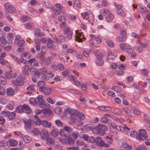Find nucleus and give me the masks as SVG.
<instances>
[{
    "label": "nucleus",
    "mask_w": 150,
    "mask_h": 150,
    "mask_svg": "<svg viewBox=\"0 0 150 150\" xmlns=\"http://www.w3.org/2000/svg\"><path fill=\"white\" fill-rule=\"evenodd\" d=\"M55 123L58 126L62 127L63 126L62 122L59 120H56L55 121Z\"/></svg>",
    "instance_id": "obj_53"
},
{
    "label": "nucleus",
    "mask_w": 150,
    "mask_h": 150,
    "mask_svg": "<svg viewBox=\"0 0 150 150\" xmlns=\"http://www.w3.org/2000/svg\"><path fill=\"white\" fill-rule=\"evenodd\" d=\"M99 109L103 111H110L112 109V108L108 106L103 105L99 107Z\"/></svg>",
    "instance_id": "obj_13"
},
{
    "label": "nucleus",
    "mask_w": 150,
    "mask_h": 150,
    "mask_svg": "<svg viewBox=\"0 0 150 150\" xmlns=\"http://www.w3.org/2000/svg\"><path fill=\"white\" fill-rule=\"evenodd\" d=\"M23 57L26 59H28L31 57V54L30 53L24 52L23 54Z\"/></svg>",
    "instance_id": "obj_56"
},
{
    "label": "nucleus",
    "mask_w": 150,
    "mask_h": 150,
    "mask_svg": "<svg viewBox=\"0 0 150 150\" xmlns=\"http://www.w3.org/2000/svg\"><path fill=\"white\" fill-rule=\"evenodd\" d=\"M93 125L92 124H88L84 127V130L85 131H89L94 129Z\"/></svg>",
    "instance_id": "obj_21"
},
{
    "label": "nucleus",
    "mask_w": 150,
    "mask_h": 150,
    "mask_svg": "<svg viewBox=\"0 0 150 150\" xmlns=\"http://www.w3.org/2000/svg\"><path fill=\"white\" fill-rule=\"evenodd\" d=\"M46 142L49 145H51L54 143V142L52 139L50 137L47 138Z\"/></svg>",
    "instance_id": "obj_43"
},
{
    "label": "nucleus",
    "mask_w": 150,
    "mask_h": 150,
    "mask_svg": "<svg viewBox=\"0 0 150 150\" xmlns=\"http://www.w3.org/2000/svg\"><path fill=\"white\" fill-rule=\"evenodd\" d=\"M0 40L1 43L3 45H5L7 43V41L3 37L0 38Z\"/></svg>",
    "instance_id": "obj_61"
},
{
    "label": "nucleus",
    "mask_w": 150,
    "mask_h": 150,
    "mask_svg": "<svg viewBox=\"0 0 150 150\" xmlns=\"http://www.w3.org/2000/svg\"><path fill=\"white\" fill-rule=\"evenodd\" d=\"M64 128L65 129L66 131L68 134L69 133L72 132L73 131V129L70 127L67 126H65Z\"/></svg>",
    "instance_id": "obj_52"
},
{
    "label": "nucleus",
    "mask_w": 150,
    "mask_h": 150,
    "mask_svg": "<svg viewBox=\"0 0 150 150\" xmlns=\"http://www.w3.org/2000/svg\"><path fill=\"white\" fill-rule=\"evenodd\" d=\"M40 74H46L47 72L46 69L44 68H42L39 69Z\"/></svg>",
    "instance_id": "obj_51"
},
{
    "label": "nucleus",
    "mask_w": 150,
    "mask_h": 150,
    "mask_svg": "<svg viewBox=\"0 0 150 150\" xmlns=\"http://www.w3.org/2000/svg\"><path fill=\"white\" fill-rule=\"evenodd\" d=\"M17 60V62L18 63H20L21 62L23 63L24 64H26L27 63V60L24 59L23 58H21L20 59L19 58Z\"/></svg>",
    "instance_id": "obj_48"
},
{
    "label": "nucleus",
    "mask_w": 150,
    "mask_h": 150,
    "mask_svg": "<svg viewBox=\"0 0 150 150\" xmlns=\"http://www.w3.org/2000/svg\"><path fill=\"white\" fill-rule=\"evenodd\" d=\"M55 113L57 114H60L62 112V109L59 107H56L54 109Z\"/></svg>",
    "instance_id": "obj_44"
},
{
    "label": "nucleus",
    "mask_w": 150,
    "mask_h": 150,
    "mask_svg": "<svg viewBox=\"0 0 150 150\" xmlns=\"http://www.w3.org/2000/svg\"><path fill=\"white\" fill-rule=\"evenodd\" d=\"M65 111L71 115L69 122L71 125L75 124L78 118L81 120H83L85 118V115L83 112H80L79 110L75 109H70L67 108Z\"/></svg>",
    "instance_id": "obj_1"
},
{
    "label": "nucleus",
    "mask_w": 150,
    "mask_h": 150,
    "mask_svg": "<svg viewBox=\"0 0 150 150\" xmlns=\"http://www.w3.org/2000/svg\"><path fill=\"white\" fill-rule=\"evenodd\" d=\"M5 16L6 18L7 19L8 21L9 22H11L12 21V18L10 17V16L8 12L5 13Z\"/></svg>",
    "instance_id": "obj_60"
},
{
    "label": "nucleus",
    "mask_w": 150,
    "mask_h": 150,
    "mask_svg": "<svg viewBox=\"0 0 150 150\" xmlns=\"http://www.w3.org/2000/svg\"><path fill=\"white\" fill-rule=\"evenodd\" d=\"M112 89L117 93H120L121 92V88L119 86H113Z\"/></svg>",
    "instance_id": "obj_36"
},
{
    "label": "nucleus",
    "mask_w": 150,
    "mask_h": 150,
    "mask_svg": "<svg viewBox=\"0 0 150 150\" xmlns=\"http://www.w3.org/2000/svg\"><path fill=\"white\" fill-rule=\"evenodd\" d=\"M76 35H75V40L76 41H78L79 42H81L82 41V38L84 39V35H82L81 33H77V32L75 31Z\"/></svg>",
    "instance_id": "obj_11"
},
{
    "label": "nucleus",
    "mask_w": 150,
    "mask_h": 150,
    "mask_svg": "<svg viewBox=\"0 0 150 150\" xmlns=\"http://www.w3.org/2000/svg\"><path fill=\"white\" fill-rule=\"evenodd\" d=\"M116 54L115 52H109L108 55L107 57L106 60L108 62H110V60H112L116 57Z\"/></svg>",
    "instance_id": "obj_8"
},
{
    "label": "nucleus",
    "mask_w": 150,
    "mask_h": 150,
    "mask_svg": "<svg viewBox=\"0 0 150 150\" xmlns=\"http://www.w3.org/2000/svg\"><path fill=\"white\" fill-rule=\"evenodd\" d=\"M71 31V30L70 28L68 27L63 29V34L65 35Z\"/></svg>",
    "instance_id": "obj_39"
},
{
    "label": "nucleus",
    "mask_w": 150,
    "mask_h": 150,
    "mask_svg": "<svg viewBox=\"0 0 150 150\" xmlns=\"http://www.w3.org/2000/svg\"><path fill=\"white\" fill-rule=\"evenodd\" d=\"M52 37L54 40L59 43H63L65 41V38L63 35H59L57 37L56 35L52 34Z\"/></svg>",
    "instance_id": "obj_6"
},
{
    "label": "nucleus",
    "mask_w": 150,
    "mask_h": 150,
    "mask_svg": "<svg viewBox=\"0 0 150 150\" xmlns=\"http://www.w3.org/2000/svg\"><path fill=\"white\" fill-rule=\"evenodd\" d=\"M54 43V42L50 38L48 39L47 42V46L49 48H51Z\"/></svg>",
    "instance_id": "obj_26"
},
{
    "label": "nucleus",
    "mask_w": 150,
    "mask_h": 150,
    "mask_svg": "<svg viewBox=\"0 0 150 150\" xmlns=\"http://www.w3.org/2000/svg\"><path fill=\"white\" fill-rule=\"evenodd\" d=\"M22 138L25 143H28L31 141L30 137L27 135H23Z\"/></svg>",
    "instance_id": "obj_25"
},
{
    "label": "nucleus",
    "mask_w": 150,
    "mask_h": 150,
    "mask_svg": "<svg viewBox=\"0 0 150 150\" xmlns=\"http://www.w3.org/2000/svg\"><path fill=\"white\" fill-rule=\"evenodd\" d=\"M41 125L45 127H50L52 125V124L47 121L42 120L41 121Z\"/></svg>",
    "instance_id": "obj_20"
},
{
    "label": "nucleus",
    "mask_w": 150,
    "mask_h": 150,
    "mask_svg": "<svg viewBox=\"0 0 150 150\" xmlns=\"http://www.w3.org/2000/svg\"><path fill=\"white\" fill-rule=\"evenodd\" d=\"M104 61L103 58H98L96 62V64L99 66H101L103 65Z\"/></svg>",
    "instance_id": "obj_38"
},
{
    "label": "nucleus",
    "mask_w": 150,
    "mask_h": 150,
    "mask_svg": "<svg viewBox=\"0 0 150 150\" xmlns=\"http://www.w3.org/2000/svg\"><path fill=\"white\" fill-rule=\"evenodd\" d=\"M24 111L23 105H19L18 106L16 109V112H17L18 113H23Z\"/></svg>",
    "instance_id": "obj_31"
},
{
    "label": "nucleus",
    "mask_w": 150,
    "mask_h": 150,
    "mask_svg": "<svg viewBox=\"0 0 150 150\" xmlns=\"http://www.w3.org/2000/svg\"><path fill=\"white\" fill-rule=\"evenodd\" d=\"M33 24L32 23H28L25 24L24 26L25 28L26 29H30L31 28Z\"/></svg>",
    "instance_id": "obj_55"
},
{
    "label": "nucleus",
    "mask_w": 150,
    "mask_h": 150,
    "mask_svg": "<svg viewBox=\"0 0 150 150\" xmlns=\"http://www.w3.org/2000/svg\"><path fill=\"white\" fill-rule=\"evenodd\" d=\"M59 134L62 137H64L65 138H67L69 137V134L66 131L65 129H61L59 132Z\"/></svg>",
    "instance_id": "obj_14"
},
{
    "label": "nucleus",
    "mask_w": 150,
    "mask_h": 150,
    "mask_svg": "<svg viewBox=\"0 0 150 150\" xmlns=\"http://www.w3.org/2000/svg\"><path fill=\"white\" fill-rule=\"evenodd\" d=\"M114 18V15L112 13L109 14L106 18V20L108 22H111Z\"/></svg>",
    "instance_id": "obj_28"
},
{
    "label": "nucleus",
    "mask_w": 150,
    "mask_h": 150,
    "mask_svg": "<svg viewBox=\"0 0 150 150\" xmlns=\"http://www.w3.org/2000/svg\"><path fill=\"white\" fill-rule=\"evenodd\" d=\"M40 136L41 139H45L49 136L47 130L45 129H42L40 132Z\"/></svg>",
    "instance_id": "obj_9"
},
{
    "label": "nucleus",
    "mask_w": 150,
    "mask_h": 150,
    "mask_svg": "<svg viewBox=\"0 0 150 150\" xmlns=\"http://www.w3.org/2000/svg\"><path fill=\"white\" fill-rule=\"evenodd\" d=\"M24 124V126L26 130L28 132L31 131V127L32 126V120H28L26 118L24 119L23 120Z\"/></svg>",
    "instance_id": "obj_7"
},
{
    "label": "nucleus",
    "mask_w": 150,
    "mask_h": 150,
    "mask_svg": "<svg viewBox=\"0 0 150 150\" xmlns=\"http://www.w3.org/2000/svg\"><path fill=\"white\" fill-rule=\"evenodd\" d=\"M23 106V110H25L26 113H30L31 112V109L28 105L24 104Z\"/></svg>",
    "instance_id": "obj_29"
},
{
    "label": "nucleus",
    "mask_w": 150,
    "mask_h": 150,
    "mask_svg": "<svg viewBox=\"0 0 150 150\" xmlns=\"http://www.w3.org/2000/svg\"><path fill=\"white\" fill-rule=\"evenodd\" d=\"M94 53L95 55L97 57V59L103 58V55L98 50H95L94 51Z\"/></svg>",
    "instance_id": "obj_30"
},
{
    "label": "nucleus",
    "mask_w": 150,
    "mask_h": 150,
    "mask_svg": "<svg viewBox=\"0 0 150 150\" xmlns=\"http://www.w3.org/2000/svg\"><path fill=\"white\" fill-rule=\"evenodd\" d=\"M25 77L19 76L16 79L12 81V83L15 85L22 86L24 83Z\"/></svg>",
    "instance_id": "obj_4"
},
{
    "label": "nucleus",
    "mask_w": 150,
    "mask_h": 150,
    "mask_svg": "<svg viewBox=\"0 0 150 150\" xmlns=\"http://www.w3.org/2000/svg\"><path fill=\"white\" fill-rule=\"evenodd\" d=\"M139 12L142 13H146L148 12V10L146 7H142L141 6L138 9Z\"/></svg>",
    "instance_id": "obj_24"
},
{
    "label": "nucleus",
    "mask_w": 150,
    "mask_h": 150,
    "mask_svg": "<svg viewBox=\"0 0 150 150\" xmlns=\"http://www.w3.org/2000/svg\"><path fill=\"white\" fill-rule=\"evenodd\" d=\"M143 118L144 120L147 122L150 121V117L148 115L145 114L143 115Z\"/></svg>",
    "instance_id": "obj_50"
},
{
    "label": "nucleus",
    "mask_w": 150,
    "mask_h": 150,
    "mask_svg": "<svg viewBox=\"0 0 150 150\" xmlns=\"http://www.w3.org/2000/svg\"><path fill=\"white\" fill-rule=\"evenodd\" d=\"M16 116V112L15 111L9 112V115L8 117L9 120H11L15 118Z\"/></svg>",
    "instance_id": "obj_27"
},
{
    "label": "nucleus",
    "mask_w": 150,
    "mask_h": 150,
    "mask_svg": "<svg viewBox=\"0 0 150 150\" xmlns=\"http://www.w3.org/2000/svg\"><path fill=\"white\" fill-rule=\"evenodd\" d=\"M0 103L2 104H6L7 103V100L4 97H0Z\"/></svg>",
    "instance_id": "obj_40"
},
{
    "label": "nucleus",
    "mask_w": 150,
    "mask_h": 150,
    "mask_svg": "<svg viewBox=\"0 0 150 150\" xmlns=\"http://www.w3.org/2000/svg\"><path fill=\"white\" fill-rule=\"evenodd\" d=\"M9 142L10 145L12 146H15L18 144V142L14 139H11Z\"/></svg>",
    "instance_id": "obj_22"
},
{
    "label": "nucleus",
    "mask_w": 150,
    "mask_h": 150,
    "mask_svg": "<svg viewBox=\"0 0 150 150\" xmlns=\"http://www.w3.org/2000/svg\"><path fill=\"white\" fill-rule=\"evenodd\" d=\"M14 37V34L13 33H8L7 35V38L9 40L12 41Z\"/></svg>",
    "instance_id": "obj_49"
},
{
    "label": "nucleus",
    "mask_w": 150,
    "mask_h": 150,
    "mask_svg": "<svg viewBox=\"0 0 150 150\" xmlns=\"http://www.w3.org/2000/svg\"><path fill=\"white\" fill-rule=\"evenodd\" d=\"M7 83L6 79L3 76L0 77V84L5 85Z\"/></svg>",
    "instance_id": "obj_37"
},
{
    "label": "nucleus",
    "mask_w": 150,
    "mask_h": 150,
    "mask_svg": "<svg viewBox=\"0 0 150 150\" xmlns=\"http://www.w3.org/2000/svg\"><path fill=\"white\" fill-rule=\"evenodd\" d=\"M117 40L119 42H124L126 40V38L124 36L122 38L118 36L116 38Z\"/></svg>",
    "instance_id": "obj_46"
},
{
    "label": "nucleus",
    "mask_w": 150,
    "mask_h": 150,
    "mask_svg": "<svg viewBox=\"0 0 150 150\" xmlns=\"http://www.w3.org/2000/svg\"><path fill=\"white\" fill-rule=\"evenodd\" d=\"M122 146L124 148L127 150H130L132 148L131 146L128 145L126 142H123Z\"/></svg>",
    "instance_id": "obj_41"
},
{
    "label": "nucleus",
    "mask_w": 150,
    "mask_h": 150,
    "mask_svg": "<svg viewBox=\"0 0 150 150\" xmlns=\"http://www.w3.org/2000/svg\"><path fill=\"white\" fill-rule=\"evenodd\" d=\"M9 112L8 111L4 110L1 112V115L4 117H8L9 115Z\"/></svg>",
    "instance_id": "obj_59"
},
{
    "label": "nucleus",
    "mask_w": 150,
    "mask_h": 150,
    "mask_svg": "<svg viewBox=\"0 0 150 150\" xmlns=\"http://www.w3.org/2000/svg\"><path fill=\"white\" fill-rule=\"evenodd\" d=\"M36 104L38 105L39 104L43 102L44 101V100L43 98V96L42 95H39L37 97V98H35Z\"/></svg>",
    "instance_id": "obj_12"
},
{
    "label": "nucleus",
    "mask_w": 150,
    "mask_h": 150,
    "mask_svg": "<svg viewBox=\"0 0 150 150\" xmlns=\"http://www.w3.org/2000/svg\"><path fill=\"white\" fill-rule=\"evenodd\" d=\"M86 20H88L90 23H92L94 21L93 14L92 13L89 14L88 17Z\"/></svg>",
    "instance_id": "obj_33"
},
{
    "label": "nucleus",
    "mask_w": 150,
    "mask_h": 150,
    "mask_svg": "<svg viewBox=\"0 0 150 150\" xmlns=\"http://www.w3.org/2000/svg\"><path fill=\"white\" fill-rule=\"evenodd\" d=\"M33 121L36 125H39L41 124V121L40 119L38 118V116L35 115L33 117Z\"/></svg>",
    "instance_id": "obj_16"
},
{
    "label": "nucleus",
    "mask_w": 150,
    "mask_h": 150,
    "mask_svg": "<svg viewBox=\"0 0 150 150\" xmlns=\"http://www.w3.org/2000/svg\"><path fill=\"white\" fill-rule=\"evenodd\" d=\"M104 141L108 144H111L113 141V139L110 137L106 136L104 138Z\"/></svg>",
    "instance_id": "obj_19"
},
{
    "label": "nucleus",
    "mask_w": 150,
    "mask_h": 150,
    "mask_svg": "<svg viewBox=\"0 0 150 150\" xmlns=\"http://www.w3.org/2000/svg\"><path fill=\"white\" fill-rule=\"evenodd\" d=\"M68 140L66 139L65 144L67 145H69L70 146H73L75 140L74 139L71 137H68Z\"/></svg>",
    "instance_id": "obj_15"
},
{
    "label": "nucleus",
    "mask_w": 150,
    "mask_h": 150,
    "mask_svg": "<svg viewBox=\"0 0 150 150\" xmlns=\"http://www.w3.org/2000/svg\"><path fill=\"white\" fill-rule=\"evenodd\" d=\"M135 150H147L145 147L142 146H137L135 148Z\"/></svg>",
    "instance_id": "obj_64"
},
{
    "label": "nucleus",
    "mask_w": 150,
    "mask_h": 150,
    "mask_svg": "<svg viewBox=\"0 0 150 150\" xmlns=\"http://www.w3.org/2000/svg\"><path fill=\"white\" fill-rule=\"evenodd\" d=\"M4 75L7 79L11 78V71H7L4 73Z\"/></svg>",
    "instance_id": "obj_58"
},
{
    "label": "nucleus",
    "mask_w": 150,
    "mask_h": 150,
    "mask_svg": "<svg viewBox=\"0 0 150 150\" xmlns=\"http://www.w3.org/2000/svg\"><path fill=\"white\" fill-rule=\"evenodd\" d=\"M108 129V128L106 125L99 124L93 129V132L95 134L103 136L105 133V131H106Z\"/></svg>",
    "instance_id": "obj_2"
},
{
    "label": "nucleus",
    "mask_w": 150,
    "mask_h": 150,
    "mask_svg": "<svg viewBox=\"0 0 150 150\" xmlns=\"http://www.w3.org/2000/svg\"><path fill=\"white\" fill-rule=\"evenodd\" d=\"M96 141L97 144L100 147H102L104 145L105 142L100 137H96Z\"/></svg>",
    "instance_id": "obj_10"
},
{
    "label": "nucleus",
    "mask_w": 150,
    "mask_h": 150,
    "mask_svg": "<svg viewBox=\"0 0 150 150\" xmlns=\"http://www.w3.org/2000/svg\"><path fill=\"white\" fill-rule=\"evenodd\" d=\"M146 131L143 129H140L139 130V134L137 135L136 138L139 141L145 140L147 138Z\"/></svg>",
    "instance_id": "obj_3"
},
{
    "label": "nucleus",
    "mask_w": 150,
    "mask_h": 150,
    "mask_svg": "<svg viewBox=\"0 0 150 150\" xmlns=\"http://www.w3.org/2000/svg\"><path fill=\"white\" fill-rule=\"evenodd\" d=\"M88 140L90 143H93L96 141V138L94 137L91 136L88 137Z\"/></svg>",
    "instance_id": "obj_54"
},
{
    "label": "nucleus",
    "mask_w": 150,
    "mask_h": 150,
    "mask_svg": "<svg viewBox=\"0 0 150 150\" xmlns=\"http://www.w3.org/2000/svg\"><path fill=\"white\" fill-rule=\"evenodd\" d=\"M107 44L111 47H113L114 46V43L111 41L108 40L106 41Z\"/></svg>",
    "instance_id": "obj_63"
},
{
    "label": "nucleus",
    "mask_w": 150,
    "mask_h": 150,
    "mask_svg": "<svg viewBox=\"0 0 150 150\" xmlns=\"http://www.w3.org/2000/svg\"><path fill=\"white\" fill-rule=\"evenodd\" d=\"M8 142L4 140L0 139V147H4L8 145Z\"/></svg>",
    "instance_id": "obj_35"
},
{
    "label": "nucleus",
    "mask_w": 150,
    "mask_h": 150,
    "mask_svg": "<svg viewBox=\"0 0 150 150\" xmlns=\"http://www.w3.org/2000/svg\"><path fill=\"white\" fill-rule=\"evenodd\" d=\"M38 86L39 87V91L40 92L42 91L45 87V83L43 81H41L38 83Z\"/></svg>",
    "instance_id": "obj_17"
},
{
    "label": "nucleus",
    "mask_w": 150,
    "mask_h": 150,
    "mask_svg": "<svg viewBox=\"0 0 150 150\" xmlns=\"http://www.w3.org/2000/svg\"><path fill=\"white\" fill-rule=\"evenodd\" d=\"M59 132L57 129H54L52 130L51 134L54 137H57L59 134Z\"/></svg>",
    "instance_id": "obj_34"
},
{
    "label": "nucleus",
    "mask_w": 150,
    "mask_h": 150,
    "mask_svg": "<svg viewBox=\"0 0 150 150\" xmlns=\"http://www.w3.org/2000/svg\"><path fill=\"white\" fill-rule=\"evenodd\" d=\"M53 13L55 15H58L61 13L62 10L61 8L59 9H55L53 10Z\"/></svg>",
    "instance_id": "obj_57"
},
{
    "label": "nucleus",
    "mask_w": 150,
    "mask_h": 150,
    "mask_svg": "<svg viewBox=\"0 0 150 150\" xmlns=\"http://www.w3.org/2000/svg\"><path fill=\"white\" fill-rule=\"evenodd\" d=\"M41 92H43L45 95H50L52 92V90L50 88H47L45 87L43 88L42 91H41Z\"/></svg>",
    "instance_id": "obj_18"
},
{
    "label": "nucleus",
    "mask_w": 150,
    "mask_h": 150,
    "mask_svg": "<svg viewBox=\"0 0 150 150\" xmlns=\"http://www.w3.org/2000/svg\"><path fill=\"white\" fill-rule=\"evenodd\" d=\"M35 86V85L34 84H32L30 85L27 88V89L28 90L34 91H35V89L34 88Z\"/></svg>",
    "instance_id": "obj_47"
},
{
    "label": "nucleus",
    "mask_w": 150,
    "mask_h": 150,
    "mask_svg": "<svg viewBox=\"0 0 150 150\" xmlns=\"http://www.w3.org/2000/svg\"><path fill=\"white\" fill-rule=\"evenodd\" d=\"M47 100L51 104H53L55 102V100L54 99H52L50 97L47 98Z\"/></svg>",
    "instance_id": "obj_62"
},
{
    "label": "nucleus",
    "mask_w": 150,
    "mask_h": 150,
    "mask_svg": "<svg viewBox=\"0 0 150 150\" xmlns=\"http://www.w3.org/2000/svg\"><path fill=\"white\" fill-rule=\"evenodd\" d=\"M14 91L12 88H9L7 89L6 94L7 96H12L14 94Z\"/></svg>",
    "instance_id": "obj_23"
},
{
    "label": "nucleus",
    "mask_w": 150,
    "mask_h": 150,
    "mask_svg": "<svg viewBox=\"0 0 150 150\" xmlns=\"http://www.w3.org/2000/svg\"><path fill=\"white\" fill-rule=\"evenodd\" d=\"M38 105H39L41 108H49L50 106V105L48 103L44 102H42L40 104H39Z\"/></svg>",
    "instance_id": "obj_32"
},
{
    "label": "nucleus",
    "mask_w": 150,
    "mask_h": 150,
    "mask_svg": "<svg viewBox=\"0 0 150 150\" xmlns=\"http://www.w3.org/2000/svg\"><path fill=\"white\" fill-rule=\"evenodd\" d=\"M117 11V13L121 16H124L125 15V12L122 8L118 9Z\"/></svg>",
    "instance_id": "obj_45"
},
{
    "label": "nucleus",
    "mask_w": 150,
    "mask_h": 150,
    "mask_svg": "<svg viewBox=\"0 0 150 150\" xmlns=\"http://www.w3.org/2000/svg\"><path fill=\"white\" fill-rule=\"evenodd\" d=\"M34 72V76L39 78V76L40 75V72L39 69L34 71H33L32 72Z\"/></svg>",
    "instance_id": "obj_42"
},
{
    "label": "nucleus",
    "mask_w": 150,
    "mask_h": 150,
    "mask_svg": "<svg viewBox=\"0 0 150 150\" xmlns=\"http://www.w3.org/2000/svg\"><path fill=\"white\" fill-rule=\"evenodd\" d=\"M4 6L6 10L11 14H13L16 12L15 7L9 3H6L4 4Z\"/></svg>",
    "instance_id": "obj_5"
}]
</instances>
